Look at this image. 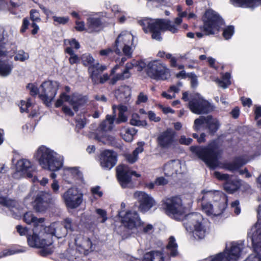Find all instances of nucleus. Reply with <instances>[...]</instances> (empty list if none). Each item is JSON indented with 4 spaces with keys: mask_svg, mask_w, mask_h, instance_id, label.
Wrapping results in <instances>:
<instances>
[{
    "mask_svg": "<svg viewBox=\"0 0 261 261\" xmlns=\"http://www.w3.org/2000/svg\"><path fill=\"white\" fill-rule=\"evenodd\" d=\"M125 159L129 163H134L137 161L138 156L133 152L132 153L126 154Z\"/></svg>",
    "mask_w": 261,
    "mask_h": 261,
    "instance_id": "nucleus-63",
    "label": "nucleus"
},
{
    "mask_svg": "<svg viewBox=\"0 0 261 261\" xmlns=\"http://www.w3.org/2000/svg\"><path fill=\"white\" fill-rule=\"evenodd\" d=\"M193 141V139L190 138H186L184 135H182L179 139V143L180 144L189 145Z\"/></svg>",
    "mask_w": 261,
    "mask_h": 261,
    "instance_id": "nucleus-62",
    "label": "nucleus"
},
{
    "mask_svg": "<svg viewBox=\"0 0 261 261\" xmlns=\"http://www.w3.org/2000/svg\"><path fill=\"white\" fill-rule=\"evenodd\" d=\"M206 126L211 133H215L219 129L220 123L218 120L212 115L207 116Z\"/></svg>",
    "mask_w": 261,
    "mask_h": 261,
    "instance_id": "nucleus-37",
    "label": "nucleus"
},
{
    "mask_svg": "<svg viewBox=\"0 0 261 261\" xmlns=\"http://www.w3.org/2000/svg\"><path fill=\"white\" fill-rule=\"evenodd\" d=\"M131 69V66L125 67L121 72L117 73L116 75H115V81L124 80L129 78L131 75V73L130 72V70Z\"/></svg>",
    "mask_w": 261,
    "mask_h": 261,
    "instance_id": "nucleus-44",
    "label": "nucleus"
},
{
    "mask_svg": "<svg viewBox=\"0 0 261 261\" xmlns=\"http://www.w3.org/2000/svg\"><path fill=\"white\" fill-rule=\"evenodd\" d=\"M137 133V130L134 128H122L121 130V136L127 142H130L133 140L134 136Z\"/></svg>",
    "mask_w": 261,
    "mask_h": 261,
    "instance_id": "nucleus-38",
    "label": "nucleus"
},
{
    "mask_svg": "<svg viewBox=\"0 0 261 261\" xmlns=\"http://www.w3.org/2000/svg\"><path fill=\"white\" fill-rule=\"evenodd\" d=\"M64 174L71 178H81L82 173L76 167H66L64 169Z\"/></svg>",
    "mask_w": 261,
    "mask_h": 261,
    "instance_id": "nucleus-41",
    "label": "nucleus"
},
{
    "mask_svg": "<svg viewBox=\"0 0 261 261\" xmlns=\"http://www.w3.org/2000/svg\"><path fill=\"white\" fill-rule=\"evenodd\" d=\"M17 230L21 236L28 235L29 238V237H32L33 235H31L29 233V229L27 227H23L20 225H18L16 227Z\"/></svg>",
    "mask_w": 261,
    "mask_h": 261,
    "instance_id": "nucleus-59",
    "label": "nucleus"
},
{
    "mask_svg": "<svg viewBox=\"0 0 261 261\" xmlns=\"http://www.w3.org/2000/svg\"><path fill=\"white\" fill-rule=\"evenodd\" d=\"M118 118H115V122L119 124L123 122H125L127 120L128 118V108L127 106L120 105L118 106Z\"/></svg>",
    "mask_w": 261,
    "mask_h": 261,
    "instance_id": "nucleus-36",
    "label": "nucleus"
},
{
    "mask_svg": "<svg viewBox=\"0 0 261 261\" xmlns=\"http://www.w3.org/2000/svg\"><path fill=\"white\" fill-rule=\"evenodd\" d=\"M35 170V168L30 161L22 159L17 161L16 172L14 173L13 176L15 178H20L21 177L32 178L33 172Z\"/></svg>",
    "mask_w": 261,
    "mask_h": 261,
    "instance_id": "nucleus-17",
    "label": "nucleus"
},
{
    "mask_svg": "<svg viewBox=\"0 0 261 261\" xmlns=\"http://www.w3.org/2000/svg\"><path fill=\"white\" fill-rule=\"evenodd\" d=\"M100 188L99 186H96L92 188L91 189L92 194L95 198L101 197L103 195L102 191H100Z\"/></svg>",
    "mask_w": 261,
    "mask_h": 261,
    "instance_id": "nucleus-60",
    "label": "nucleus"
},
{
    "mask_svg": "<svg viewBox=\"0 0 261 261\" xmlns=\"http://www.w3.org/2000/svg\"><path fill=\"white\" fill-rule=\"evenodd\" d=\"M41 21L40 15L39 11L36 9H32L30 12V18L28 17H24L22 19V25L20 29V33L24 34L29 29L30 25L33 28L31 31V34L35 36L39 31V27L37 24V22Z\"/></svg>",
    "mask_w": 261,
    "mask_h": 261,
    "instance_id": "nucleus-15",
    "label": "nucleus"
},
{
    "mask_svg": "<svg viewBox=\"0 0 261 261\" xmlns=\"http://www.w3.org/2000/svg\"><path fill=\"white\" fill-rule=\"evenodd\" d=\"M190 149L210 167L215 168L218 165L222 150L216 142L210 143L206 147L191 146Z\"/></svg>",
    "mask_w": 261,
    "mask_h": 261,
    "instance_id": "nucleus-4",
    "label": "nucleus"
},
{
    "mask_svg": "<svg viewBox=\"0 0 261 261\" xmlns=\"http://www.w3.org/2000/svg\"><path fill=\"white\" fill-rule=\"evenodd\" d=\"M164 174L167 176H172L181 172V164L178 160L171 161L164 167Z\"/></svg>",
    "mask_w": 261,
    "mask_h": 261,
    "instance_id": "nucleus-30",
    "label": "nucleus"
},
{
    "mask_svg": "<svg viewBox=\"0 0 261 261\" xmlns=\"http://www.w3.org/2000/svg\"><path fill=\"white\" fill-rule=\"evenodd\" d=\"M167 254L159 251H152L145 253L143 261H170V257H175L178 255L177 245L175 238L170 237L167 246Z\"/></svg>",
    "mask_w": 261,
    "mask_h": 261,
    "instance_id": "nucleus-8",
    "label": "nucleus"
},
{
    "mask_svg": "<svg viewBox=\"0 0 261 261\" xmlns=\"http://www.w3.org/2000/svg\"><path fill=\"white\" fill-rule=\"evenodd\" d=\"M118 215L124 227L131 230L133 233H136L142 225V221L139 214L135 211H121Z\"/></svg>",
    "mask_w": 261,
    "mask_h": 261,
    "instance_id": "nucleus-11",
    "label": "nucleus"
},
{
    "mask_svg": "<svg viewBox=\"0 0 261 261\" xmlns=\"http://www.w3.org/2000/svg\"><path fill=\"white\" fill-rule=\"evenodd\" d=\"M53 20L54 22V24L57 25L59 24L64 25L68 22L69 20V17H58L56 16H53Z\"/></svg>",
    "mask_w": 261,
    "mask_h": 261,
    "instance_id": "nucleus-52",
    "label": "nucleus"
},
{
    "mask_svg": "<svg viewBox=\"0 0 261 261\" xmlns=\"http://www.w3.org/2000/svg\"><path fill=\"white\" fill-rule=\"evenodd\" d=\"M247 162V160L244 159L243 158H238L232 162L226 164L225 165V168L230 171L235 172L238 170L239 171L240 167Z\"/></svg>",
    "mask_w": 261,
    "mask_h": 261,
    "instance_id": "nucleus-33",
    "label": "nucleus"
},
{
    "mask_svg": "<svg viewBox=\"0 0 261 261\" xmlns=\"http://www.w3.org/2000/svg\"><path fill=\"white\" fill-rule=\"evenodd\" d=\"M117 93L120 98H126L130 95V89L128 86H123L117 90Z\"/></svg>",
    "mask_w": 261,
    "mask_h": 261,
    "instance_id": "nucleus-48",
    "label": "nucleus"
},
{
    "mask_svg": "<svg viewBox=\"0 0 261 261\" xmlns=\"http://www.w3.org/2000/svg\"><path fill=\"white\" fill-rule=\"evenodd\" d=\"M81 60L83 65H95L94 64V59L89 53H85L81 55ZM95 65H99L97 63Z\"/></svg>",
    "mask_w": 261,
    "mask_h": 261,
    "instance_id": "nucleus-45",
    "label": "nucleus"
},
{
    "mask_svg": "<svg viewBox=\"0 0 261 261\" xmlns=\"http://www.w3.org/2000/svg\"><path fill=\"white\" fill-rule=\"evenodd\" d=\"M62 198L67 208L74 209L82 203L83 194L77 188H71L62 195Z\"/></svg>",
    "mask_w": 261,
    "mask_h": 261,
    "instance_id": "nucleus-14",
    "label": "nucleus"
},
{
    "mask_svg": "<svg viewBox=\"0 0 261 261\" xmlns=\"http://www.w3.org/2000/svg\"><path fill=\"white\" fill-rule=\"evenodd\" d=\"M75 243L79 251L86 255L95 249V245L87 237L78 238L75 240Z\"/></svg>",
    "mask_w": 261,
    "mask_h": 261,
    "instance_id": "nucleus-26",
    "label": "nucleus"
},
{
    "mask_svg": "<svg viewBox=\"0 0 261 261\" xmlns=\"http://www.w3.org/2000/svg\"><path fill=\"white\" fill-rule=\"evenodd\" d=\"M220 202L215 201L214 204L203 202L201 204L202 210L206 215L211 217L221 215L226 207V198L224 195L220 198Z\"/></svg>",
    "mask_w": 261,
    "mask_h": 261,
    "instance_id": "nucleus-18",
    "label": "nucleus"
},
{
    "mask_svg": "<svg viewBox=\"0 0 261 261\" xmlns=\"http://www.w3.org/2000/svg\"><path fill=\"white\" fill-rule=\"evenodd\" d=\"M207 116H200L198 118L196 119L194 122L193 128L198 131L200 129L201 126L204 123L206 124Z\"/></svg>",
    "mask_w": 261,
    "mask_h": 261,
    "instance_id": "nucleus-49",
    "label": "nucleus"
},
{
    "mask_svg": "<svg viewBox=\"0 0 261 261\" xmlns=\"http://www.w3.org/2000/svg\"><path fill=\"white\" fill-rule=\"evenodd\" d=\"M237 6L254 8L261 3V0H231Z\"/></svg>",
    "mask_w": 261,
    "mask_h": 261,
    "instance_id": "nucleus-34",
    "label": "nucleus"
},
{
    "mask_svg": "<svg viewBox=\"0 0 261 261\" xmlns=\"http://www.w3.org/2000/svg\"><path fill=\"white\" fill-rule=\"evenodd\" d=\"M260 211L261 207L259 206L257 211L258 220L248 233V237L252 242L256 254L250 255L246 261H261V227L259 222Z\"/></svg>",
    "mask_w": 261,
    "mask_h": 261,
    "instance_id": "nucleus-7",
    "label": "nucleus"
},
{
    "mask_svg": "<svg viewBox=\"0 0 261 261\" xmlns=\"http://www.w3.org/2000/svg\"><path fill=\"white\" fill-rule=\"evenodd\" d=\"M103 23L100 18L89 17L87 19L86 32L89 33L98 32L103 28Z\"/></svg>",
    "mask_w": 261,
    "mask_h": 261,
    "instance_id": "nucleus-31",
    "label": "nucleus"
},
{
    "mask_svg": "<svg viewBox=\"0 0 261 261\" xmlns=\"http://www.w3.org/2000/svg\"><path fill=\"white\" fill-rule=\"evenodd\" d=\"M175 132L171 128L161 133L157 137L158 146L164 149L170 148L175 141Z\"/></svg>",
    "mask_w": 261,
    "mask_h": 261,
    "instance_id": "nucleus-22",
    "label": "nucleus"
},
{
    "mask_svg": "<svg viewBox=\"0 0 261 261\" xmlns=\"http://www.w3.org/2000/svg\"><path fill=\"white\" fill-rule=\"evenodd\" d=\"M65 52L70 55L69 58V63L71 65L74 64H79L81 60V57H79L74 53V50L71 47H67L65 49Z\"/></svg>",
    "mask_w": 261,
    "mask_h": 261,
    "instance_id": "nucleus-40",
    "label": "nucleus"
},
{
    "mask_svg": "<svg viewBox=\"0 0 261 261\" xmlns=\"http://www.w3.org/2000/svg\"><path fill=\"white\" fill-rule=\"evenodd\" d=\"M133 36L129 32L124 31L121 32L115 40V45L121 47V45L132 44Z\"/></svg>",
    "mask_w": 261,
    "mask_h": 261,
    "instance_id": "nucleus-32",
    "label": "nucleus"
},
{
    "mask_svg": "<svg viewBox=\"0 0 261 261\" xmlns=\"http://www.w3.org/2000/svg\"><path fill=\"white\" fill-rule=\"evenodd\" d=\"M106 69L103 66H89L88 68L90 76L95 83H98L100 79L99 75Z\"/></svg>",
    "mask_w": 261,
    "mask_h": 261,
    "instance_id": "nucleus-35",
    "label": "nucleus"
},
{
    "mask_svg": "<svg viewBox=\"0 0 261 261\" xmlns=\"http://www.w3.org/2000/svg\"><path fill=\"white\" fill-rule=\"evenodd\" d=\"M0 204L8 208L14 217L18 218L20 217L21 213L16 201L6 197H0Z\"/></svg>",
    "mask_w": 261,
    "mask_h": 261,
    "instance_id": "nucleus-28",
    "label": "nucleus"
},
{
    "mask_svg": "<svg viewBox=\"0 0 261 261\" xmlns=\"http://www.w3.org/2000/svg\"><path fill=\"white\" fill-rule=\"evenodd\" d=\"M230 74L229 73L226 72L222 76V80L216 79L215 81L218 84V86L225 89L230 85Z\"/></svg>",
    "mask_w": 261,
    "mask_h": 261,
    "instance_id": "nucleus-39",
    "label": "nucleus"
},
{
    "mask_svg": "<svg viewBox=\"0 0 261 261\" xmlns=\"http://www.w3.org/2000/svg\"><path fill=\"white\" fill-rule=\"evenodd\" d=\"M100 161L102 168L105 170H110L114 166V152L110 150H105L101 154Z\"/></svg>",
    "mask_w": 261,
    "mask_h": 261,
    "instance_id": "nucleus-29",
    "label": "nucleus"
},
{
    "mask_svg": "<svg viewBox=\"0 0 261 261\" xmlns=\"http://www.w3.org/2000/svg\"><path fill=\"white\" fill-rule=\"evenodd\" d=\"M29 58L28 53L24 52L23 50H18L15 54L14 59L15 61L24 62Z\"/></svg>",
    "mask_w": 261,
    "mask_h": 261,
    "instance_id": "nucleus-47",
    "label": "nucleus"
},
{
    "mask_svg": "<svg viewBox=\"0 0 261 261\" xmlns=\"http://www.w3.org/2000/svg\"><path fill=\"white\" fill-rule=\"evenodd\" d=\"M215 176L219 180H225L224 184V190L229 193H232L237 191L241 185V180L232 179V176L227 174H222L219 172H214Z\"/></svg>",
    "mask_w": 261,
    "mask_h": 261,
    "instance_id": "nucleus-21",
    "label": "nucleus"
},
{
    "mask_svg": "<svg viewBox=\"0 0 261 261\" xmlns=\"http://www.w3.org/2000/svg\"><path fill=\"white\" fill-rule=\"evenodd\" d=\"M34 156L40 166L46 170L56 171L63 166V156L45 146H40Z\"/></svg>",
    "mask_w": 261,
    "mask_h": 261,
    "instance_id": "nucleus-2",
    "label": "nucleus"
},
{
    "mask_svg": "<svg viewBox=\"0 0 261 261\" xmlns=\"http://www.w3.org/2000/svg\"><path fill=\"white\" fill-rule=\"evenodd\" d=\"M202 261H230L225 251L211 256Z\"/></svg>",
    "mask_w": 261,
    "mask_h": 261,
    "instance_id": "nucleus-42",
    "label": "nucleus"
},
{
    "mask_svg": "<svg viewBox=\"0 0 261 261\" xmlns=\"http://www.w3.org/2000/svg\"><path fill=\"white\" fill-rule=\"evenodd\" d=\"M54 197L50 192L40 191L37 193L34 202V208L39 212L46 210L48 204L53 200Z\"/></svg>",
    "mask_w": 261,
    "mask_h": 261,
    "instance_id": "nucleus-20",
    "label": "nucleus"
},
{
    "mask_svg": "<svg viewBox=\"0 0 261 261\" xmlns=\"http://www.w3.org/2000/svg\"><path fill=\"white\" fill-rule=\"evenodd\" d=\"M67 230L62 223H53L49 226H43L38 232V236L29 237L28 244L32 247L40 248L39 253L43 256L50 254L53 252V236L62 238L67 235Z\"/></svg>",
    "mask_w": 261,
    "mask_h": 261,
    "instance_id": "nucleus-1",
    "label": "nucleus"
},
{
    "mask_svg": "<svg viewBox=\"0 0 261 261\" xmlns=\"http://www.w3.org/2000/svg\"><path fill=\"white\" fill-rule=\"evenodd\" d=\"M12 71L11 66H0V75L6 76L10 74Z\"/></svg>",
    "mask_w": 261,
    "mask_h": 261,
    "instance_id": "nucleus-58",
    "label": "nucleus"
},
{
    "mask_svg": "<svg viewBox=\"0 0 261 261\" xmlns=\"http://www.w3.org/2000/svg\"><path fill=\"white\" fill-rule=\"evenodd\" d=\"M239 201L236 200L232 202L231 204V208L233 209V212L236 215H239L241 212V209L239 206Z\"/></svg>",
    "mask_w": 261,
    "mask_h": 261,
    "instance_id": "nucleus-64",
    "label": "nucleus"
},
{
    "mask_svg": "<svg viewBox=\"0 0 261 261\" xmlns=\"http://www.w3.org/2000/svg\"><path fill=\"white\" fill-rule=\"evenodd\" d=\"M203 31L206 35L214 34L223 24V20L219 15L212 10H207L203 18Z\"/></svg>",
    "mask_w": 261,
    "mask_h": 261,
    "instance_id": "nucleus-10",
    "label": "nucleus"
},
{
    "mask_svg": "<svg viewBox=\"0 0 261 261\" xmlns=\"http://www.w3.org/2000/svg\"><path fill=\"white\" fill-rule=\"evenodd\" d=\"M166 214L175 220L180 221L187 213V208L179 196L168 198L163 201Z\"/></svg>",
    "mask_w": 261,
    "mask_h": 261,
    "instance_id": "nucleus-6",
    "label": "nucleus"
},
{
    "mask_svg": "<svg viewBox=\"0 0 261 261\" xmlns=\"http://www.w3.org/2000/svg\"><path fill=\"white\" fill-rule=\"evenodd\" d=\"M81 253L76 248L69 249L67 251V257L69 261H81L80 254Z\"/></svg>",
    "mask_w": 261,
    "mask_h": 261,
    "instance_id": "nucleus-43",
    "label": "nucleus"
},
{
    "mask_svg": "<svg viewBox=\"0 0 261 261\" xmlns=\"http://www.w3.org/2000/svg\"><path fill=\"white\" fill-rule=\"evenodd\" d=\"M23 220L28 224H33L34 228L33 230V236H38V232L43 226L44 219L42 218L38 219L33 214L32 212H29L24 214Z\"/></svg>",
    "mask_w": 261,
    "mask_h": 261,
    "instance_id": "nucleus-25",
    "label": "nucleus"
},
{
    "mask_svg": "<svg viewBox=\"0 0 261 261\" xmlns=\"http://www.w3.org/2000/svg\"><path fill=\"white\" fill-rule=\"evenodd\" d=\"M234 33V28L232 26H229L223 31V37L227 40L231 38Z\"/></svg>",
    "mask_w": 261,
    "mask_h": 261,
    "instance_id": "nucleus-54",
    "label": "nucleus"
},
{
    "mask_svg": "<svg viewBox=\"0 0 261 261\" xmlns=\"http://www.w3.org/2000/svg\"><path fill=\"white\" fill-rule=\"evenodd\" d=\"M31 106V102L29 99L28 101L21 100L20 101L19 107L21 112H28V109Z\"/></svg>",
    "mask_w": 261,
    "mask_h": 261,
    "instance_id": "nucleus-57",
    "label": "nucleus"
},
{
    "mask_svg": "<svg viewBox=\"0 0 261 261\" xmlns=\"http://www.w3.org/2000/svg\"><path fill=\"white\" fill-rule=\"evenodd\" d=\"M27 88L30 91V93L32 95L35 96L38 94H39L40 90L39 91L37 85L30 83L27 85Z\"/></svg>",
    "mask_w": 261,
    "mask_h": 261,
    "instance_id": "nucleus-53",
    "label": "nucleus"
},
{
    "mask_svg": "<svg viewBox=\"0 0 261 261\" xmlns=\"http://www.w3.org/2000/svg\"><path fill=\"white\" fill-rule=\"evenodd\" d=\"M114 117L108 115L106 119L101 123L96 138L102 143L112 145L114 141L113 128L114 126Z\"/></svg>",
    "mask_w": 261,
    "mask_h": 261,
    "instance_id": "nucleus-9",
    "label": "nucleus"
},
{
    "mask_svg": "<svg viewBox=\"0 0 261 261\" xmlns=\"http://www.w3.org/2000/svg\"><path fill=\"white\" fill-rule=\"evenodd\" d=\"M190 110L196 114H207L213 111L215 107L199 94H196L189 102Z\"/></svg>",
    "mask_w": 261,
    "mask_h": 261,
    "instance_id": "nucleus-12",
    "label": "nucleus"
},
{
    "mask_svg": "<svg viewBox=\"0 0 261 261\" xmlns=\"http://www.w3.org/2000/svg\"><path fill=\"white\" fill-rule=\"evenodd\" d=\"M139 22L143 27V29L146 33L151 32L152 38L158 41L162 40L161 32L168 30L172 33H175L178 30L176 25L172 24L168 19L146 18L140 20Z\"/></svg>",
    "mask_w": 261,
    "mask_h": 261,
    "instance_id": "nucleus-3",
    "label": "nucleus"
},
{
    "mask_svg": "<svg viewBox=\"0 0 261 261\" xmlns=\"http://www.w3.org/2000/svg\"><path fill=\"white\" fill-rule=\"evenodd\" d=\"M130 124L134 126H145L147 125L145 121H141L138 114H133L130 120Z\"/></svg>",
    "mask_w": 261,
    "mask_h": 261,
    "instance_id": "nucleus-46",
    "label": "nucleus"
},
{
    "mask_svg": "<svg viewBox=\"0 0 261 261\" xmlns=\"http://www.w3.org/2000/svg\"><path fill=\"white\" fill-rule=\"evenodd\" d=\"M243 248L242 244L233 242L229 246H226L224 251L230 261H236L239 258Z\"/></svg>",
    "mask_w": 261,
    "mask_h": 261,
    "instance_id": "nucleus-27",
    "label": "nucleus"
},
{
    "mask_svg": "<svg viewBox=\"0 0 261 261\" xmlns=\"http://www.w3.org/2000/svg\"><path fill=\"white\" fill-rule=\"evenodd\" d=\"M219 194V192L218 191L203 190L201 192V200L203 201L207 199L214 198L215 196L218 195Z\"/></svg>",
    "mask_w": 261,
    "mask_h": 261,
    "instance_id": "nucleus-50",
    "label": "nucleus"
},
{
    "mask_svg": "<svg viewBox=\"0 0 261 261\" xmlns=\"http://www.w3.org/2000/svg\"><path fill=\"white\" fill-rule=\"evenodd\" d=\"M59 84L56 81H45L40 86L39 97L46 105H49L55 98Z\"/></svg>",
    "mask_w": 261,
    "mask_h": 261,
    "instance_id": "nucleus-13",
    "label": "nucleus"
},
{
    "mask_svg": "<svg viewBox=\"0 0 261 261\" xmlns=\"http://www.w3.org/2000/svg\"><path fill=\"white\" fill-rule=\"evenodd\" d=\"M65 101L68 102L72 107L73 110L76 112L80 107L87 102L88 97L78 93H73L72 95L69 96L63 93L56 101L55 106L56 107H59Z\"/></svg>",
    "mask_w": 261,
    "mask_h": 261,
    "instance_id": "nucleus-16",
    "label": "nucleus"
},
{
    "mask_svg": "<svg viewBox=\"0 0 261 261\" xmlns=\"http://www.w3.org/2000/svg\"><path fill=\"white\" fill-rule=\"evenodd\" d=\"M183 225L186 229L192 232L194 237L197 240L204 238L206 229L203 225L202 215L198 213H192L185 215L182 220Z\"/></svg>",
    "mask_w": 261,
    "mask_h": 261,
    "instance_id": "nucleus-5",
    "label": "nucleus"
},
{
    "mask_svg": "<svg viewBox=\"0 0 261 261\" xmlns=\"http://www.w3.org/2000/svg\"><path fill=\"white\" fill-rule=\"evenodd\" d=\"M147 74L150 77L156 80H164L169 76V73L165 66H139L138 71H142L144 68Z\"/></svg>",
    "mask_w": 261,
    "mask_h": 261,
    "instance_id": "nucleus-23",
    "label": "nucleus"
},
{
    "mask_svg": "<svg viewBox=\"0 0 261 261\" xmlns=\"http://www.w3.org/2000/svg\"><path fill=\"white\" fill-rule=\"evenodd\" d=\"M63 225L64 227L66 228L67 232L68 231V230H70L71 231H73L74 230L73 223L72 220L70 218H66L64 220V224H63Z\"/></svg>",
    "mask_w": 261,
    "mask_h": 261,
    "instance_id": "nucleus-55",
    "label": "nucleus"
},
{
    "mask_svg": "<svg viewBox=\"0 0 261 261\" xmlns=\"http://www.w3.org/2000/svg\"><path fill=\"white\" fill-rule=\"evenodd\" d=\"M117 178L120 184L123 188H126L130 183L131 176L134 175L137 177L140 176V174L135 171L128 170L126 167L120 166L117 169Z\"/></svg>",
    "mask_w": 261,
    "mask_h": 261,
    "instance_id": "nucleus-24",
    "label": "nucleus"
},
{
    "mask_svg": "<svg viewBox=\"0 0 261 261\" xmlns=\"http://www.w3.org/2000/svg\"><path fill=\"white\" fill-rule=\"evenodd\" d=\"M131 44H126L121 45L124 54L125 56L130 58L132 53V50L130 47Z\"/></svg>",
    "mask_w": 261,
    "mask_h": 261,
    "instance_id": "nucleus-61",
    "label": "nucleus"
},
{
    "mask_svg": "<svg viewBox=\"0 0 261 261\" xmlns=\"http://www.w3.org/2000/svg\"><path fill=\"white\" fill-rule=\"evenodd\" d=\"M153 229V226L152 225L150 224H145V223L142 221V225L137 230L136 233H141L143 232L144 233H150Z\"/></svg>",
    "mask_w": 261,
    "mask_h": 261,
    "instance_id": "nucleus-51",
    "label": "nucleus"
},
{
    "mask_svg": "<svg viewBox=\"0 0 261 261\" xmlns=\"http://www.w3.org/2000/svg\"><path fill=\"white\" fill-rule=\"evenodd\" d=\"M134 197L139 202V210L142 213L147 212L156 204L154 199L143 191L135 192Z\"/></svg>",
    "mask_w": 261,
    "mask_h": 261,
    "instance_id": "nucleus-19",
    "label": "nucleus"
},
{
    "mask_svg": "<svg viewBox=\"0 0 261 261\" xmlns=\"http://www.w3.org/2000/svg\"><path fill=\"white\" fill-rule=\"evenodd\" d=\"M20 252L21 251L19 250L6 249L0 253V258L7 256L12 255Z\"/></svg>",
    "mask_w": 261,
    "mask_h": 261,
    "instance_id": "nucleus-56",
    "label": "nucleus"
}]
</instances>
